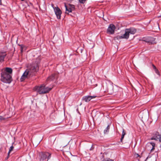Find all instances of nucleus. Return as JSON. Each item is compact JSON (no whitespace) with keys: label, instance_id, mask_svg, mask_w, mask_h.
Returning <instances> with one entry per match:
<instances>
[{"label":"nucleus","instance_id":"f257e3e1","mask_svg":"<svg viewBox=\"0 0 161 161\" xmlns=\"http://www.w3.org/2000/svg\"><path fill=\"white\" fill-rule=\"evenodd\" d=\"M38 69V64L37 63L33 64L30 69H27L24 73L20 78V81H22L26 78H28L35 75Z\"/></svg>","mask_w":161,"mask_h":161},{"label":"nucleus","instance_id":"4468645a","mask_svg":"<svg viewBox=\"0 0 161 161\" xmlns=\"http://www.w3.org/2000/svg\"><path fill=\"white\" fill-rule=\"evenodd\" d=\"M126 29L127 31H128L129 34H134L136 33V29L134 28H130Z\"/></svg>","mask_w":161,"mask_h":161},{"label":"nucleus","instance_id":"c85d7f7f","mask_svg":"<svg viewBox=\"0 0 161 161\" xmlns=\"http://www.w3.org/2000/svg\"><path fill=\"white\" fill-rule=\"evenodd\" d=\"M159 17H161V15Z\"/></svg>","mask_w":161,"mask_h":161},{"label":"nucleus","instance_id":"f03ea898","mask_svg":"<svg viewBox=\"0 0 161 161\" xmlns=\"http://www.w3.org/2000/svg\"><path fill=\"white\" fill-rule=\"evenodd\" d=\"M34 89L39 94H42L48 92L52 89V88H49L45 85L42 84L40 86H35Z\"/></svg>","mask_w":161,"mask_h":161},{"label":"nucleus","instance_id":"cd10ccee","mask_svg":"<svg viewBox=\"0 0 161 161\" xmlns=\"http://www.w3.org/2000/svg\"><path fill=\"white\" fill-rule=\"evenodd\" d=\"M22 50H23V49H22L21 50V52H22Z\"/></svg>","mask_w":161,"mask_h":161},{"label":"nucleus","instance_id":"1a4fd4ad","mask_svg":"<svg viewBox=\"0 0 161 161\" xmlns=\"http://www.w3.org/2000/svg\"><path fill=\"white\" fill-rule=\"evenodd\" d=\"M97 97L96 96H85L83 97L82 100V101H85L86 102H89L91 99L92 98H95Z\"/></svg>","mask_w":161,"mask_h":161},{"label":"nucleus","instance_id":"20e7f679","mask_svg":"<svg viewBox=\"0 0 161 161\" xmlns=\"http://www.w3.org/2000/svg\"><path fill=\"white\" fill-rule=\"evenodd\" d=\"M51 153L48 152H43L40 153L39 155L41 157L40 159V161H43L47 158L48 159H49L51 157Z\"/></svg>","mask_w":161,"mask_h":161},{"label":"nucleus","instance_id":"39448f33","mask_svg":"<svg viewBox=\"0 0 161 161\" xmlns=\"http://www.w3.org/2000/svg\"><path fill=\"white\" fill-rule=\"evenodd\" d=\"M64 6L66 9L65 13L67 14H69V13H71L75 10V6L73 5L69 4L67 5L64 3Z\"/></svg>","mask_w":161,"mask_h":161},{"label":"nucleus","instance_id":"412c9836","mask_svg":"<svg viewBox=\"0 0 161 161\" xmlns=\"http://www.w3.org/2000/svg\"><path fill=\"white\" fill-rule=\"evenodd\" d=\"M79 2L81 4H84L85 3L86 0H78Z\"/></svg>","mask_w":161,"mask_h":161},{"label":"nucleus","instance_id":"7ed1b4c3","mask_svg":"<svg viewBox=\"0 0 161 161\" xmlns=\"http://www.w3.org/2000/svg\"><path fill=\"white\" fill-rule=\"evenodd\" d=\"M1 80L5 83H10L12 81V76L10 74L5 73L1 72Z\"/></svg>","mask_w":161,"mask_h":161},{"label":"nucleus","instance_id":"9b49d317","mask_svg":"<svg viewBox=\"0 0 161 161\" xmlns=\"http://www.w3.org/2000/svg\"><path fill=\"white\" fill-rule=\"evenodd\" d=\"M106 90L109 94L113 93L114 92L113 86L110 84H108L107 89Z\"/></svg>","mask_w":161,"mask_h":161},{"label":"nucleus","instance_id":"2eb2a0df","mask_svg":"<svg viewBox=\"0 0 161 161\" xmlns=\"http://www.w3.org/2000/svg\"><path fill=\"white\" fill-rule=\"evenodd\" d=\"M123 38L128 39L129 36V34L128 31H127L126 29L125 31V33L122 35Z\"/></svg>","mask_w":161,"mask_h":161},{"label":"nucleus","instance_id":"f8f14e48","mask_svg":"<svg viewBox=\"0 0 161 161\" xmlns=\"http://www.w3.org/2000/svg\"><path fill=\"white\" fill-rule=\"evenodd\" d=\"M1 72L6 74H10L11 75L12 73V69L11 68L7 67L4 70H2Z\"/></svg>","mask_w":161,"mask_h":161},{"label":"nucleus","instance_id":"bb28decb","mask_svg":"<svg viewBox=\"0 0 161 161\" xmlns=\"http://www.w3.org/2000/svg\"><path fill=\"white\" fill-rule=\"evenodd\" d=\"M137 157H140V155L139 154H137Z\"/></svg>","mask_w":161,"mask_h":161},{"label":"nucleus","instance_id":"393cba45","mask_svg":"<svg viewBox=\"0 0 161 161\" xmlns=\"http://www.w3.org/2000/svg\"><path fill=\"white\" fill-rule=\"evenodd\" d=\"M105 161H113L112 159L109 158Z\"/></svg>","mask_w":161,"mask_h":161},{"label":"nucleus","instance_id":"f3484780","mask_svg":"<svg viewBox=\"0 0 161 161\" xmlns=\"http://www.w3.org/2000/svg\"><path fill=\"white\" fill-rule=\"evenodd\" d=\"M149 144L151 145L153 147L152 148L151 150V151L152 152L155 149V143L153 142H151L149 143Z\"/></svg>","mask_w":161,"mask_h":161},{"label":"nucleus","instance_id":"5701e85b","mask_svg":"<svg viewBox=\"0 0 161 161\" xmlns=\"http://www.w3.org/2000/svg\"><path fill=\"white\" fill-rule=\"evenodd\" d=\"M5 118L2 116H0V120H4Z\"/></svg>","mask_w":161,"mask_h":161},{"label":"nucleus","instance_id":"9d476101","mask_svg":"<svg viewBox=\"0 0 161 161\" xmlns=\"http://www.w3.org/2000/svg\"><path fill=\"white\" fill-rule=\"evenodd\" d=\"M58 77V74L57 73H54L53 74L51 75L48 77L47 78V80L53 81L55 79H57Z\"/></svg>","mask_w":161,"mask_h":161},{"label":"nucleus","instance_id":"aec40b11","mask_svg":"<svg viewBox=\"0 0 161 161\" xmlns=\"http://www.w3.org/2000/svg\"><path fill=\"white\" fill-rule=\"evenodd\" d=\"M14 148V147L13 145H12V146H11L10 147V149H9V151L8 153V155H9V153H10L13 150Z\"/></svg>","mask_w":161,"mask_h":161},{"label":"nucleus","instance_id":"ddd939ff","mask_svg":"<svg viewBox=\"0 0 161 161\" xmlns=\"http://www.w3.org/2000/svg\"><path fill=\"white\" fill-rule=\"evenodd\" d=\"M6 55L7 54L5 52H0V62H2L4 61Z\"/></svg>","mask_w":161,"mask_h":161},{"label":"nucleus","instance_id":"a878e982","mask_svg":"<svg viewBox=\"0 0 161 161\" xmlns=\"http://www.w3.org/2000/svg\"><path fill=\"white\" fill-rule=\"evenodd\" d=\"M2 2H1V0H0V5H1Z\"/></svg>","mask_w":161,"mask_h":161},{"label":"nucleus","instance_id":"0eeeda50","mask_svg":"<svg viewBox=\"0 0 161 161\" xmlns=\"http://www.w3.org/2000/svg\"><path fill=\"white\" fill-rule=\"evenodd\" d=\"M142 40L149 43V44H153L155 43V39L153 37H149L147 38H143Z\"/></svg>","mask_w":161,"mask_h":161},{"label":"nucleus","instance_id":"b1692460","mask_svg":"<svg viewBox=\"0 0 161 161\" xmlns=\"http://www.w3.org/2000/svg\"><path fill=\"white\" fill-rule=\"evenodd\" d=\"M153 69H154V70H155V69H157L154 65L153 64Z\"/></svg>","mask_w":161,"mask_h":161},{"label":"nucleus","instance_id":"dca6fc26","mask_svg":"<svg viewBox=\"0 0 161 161\" xmlns=\"http://www.w3.org/2000/svg\"><path fill=\"white\" fill-rule=\"evenodd\" d=\"M126 133L125 132V130L124 129H123L122 132V135L121 136V137L120 138V142H122V140L124 138L125 135Z\"/></svg>","mask_w":161,"mask_h":161},{"label":"nucleus","instance_id":"a211bd4d","mask_svg":"<svg viewBox=\"0 0 161 161\" xmlns=\"http://www.w3.org/2000/svg\"><path fill=\"white\" fill-rule=\"evenodd\" d=\"M110 128L109 125H108L104 131V134H107L108 133L109 131Z\"/></svg>","mask_w":161,"mask_h":161},{"label":"nucleus","instance_id":"4be33fe9","mask_svg":"<svg viewBox=\"0 0 161 161\" xmlns=\"http://www.w3.org/2000/svg\"><path fill=\"white\" fill-rule=\"evenodd\" d=\"M155 73L158 75H159V72L157 69H156L154 70Z\"/></svg>","mask_w":161,"mask_h":161},{"label":"nucleus","instance_id":"6e6552de","mask_svg":"<svg viewBox=\"0 0 161 161\" xmlns=\"http://www.w3.org/2000/svg\"><path fill=\"white\" fill-rule=\"evenodd\" d=\"M115 29V25L112 24H110L107 29V33L110 34H113Z\"/></svg>","mask_w":161,"mask_h":161},{"label":"nucleus","instance_id":"423d86ee","mask_svg":"<svg viewBox=\"0 0 161 161\" xmlns=\"http://www.w3.org/2000/svg\"><path fill=\"white\" fill-rule=\"evenodd\" d=\"M55 13L56 15L57 18L58 19H61V14H62V11L60 8L58 7H55L53 8Z\"/></svg>","mask_w":161,"mask_h":161},{"label":"nucleus","instance_id":"6ab92c4d","mask_svg":"<svg viewBox=\"0 0 161 161\" xmlns=\"http://www.w3.org/2000/svg\"><path fill=\"white\" fill-rule=\"evenodd\" d=\"M122 38H123L122 35L121 36H118L114 37L115 39L119 40V39H122Z\"/></svg>","mask_w":161,"mask_h":161}]
</instances>
